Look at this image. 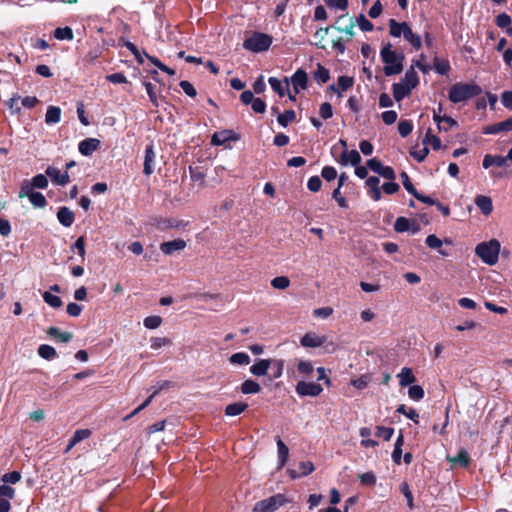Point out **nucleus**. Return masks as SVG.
<instances>
[{"label": "nucleus", "mask_w": 512, "mask_h": 512, "mask_svg": "<svg viewBox=\"0 0 512 512\" xmlns=\"http://www.w3.org/2000/svg\"><path fill=\"white\" fill-rule=\"evenodd\" d=\"M499 252L500 242L497 239L481 242L475 248V254L487 265H494L498 262Z\"/></svg>", "instance_id": "obj_3"}, {"label": "nucleus", "mask_w": 512, "mask_h": 512, "mask_svg": "<svg viewBox=\"0 0 512 512\" xmlns=\"http://www.w3.org/2000/svg\"><path fill=\"white\" fill-rule=\"evenodd\" d=\"M277 449H278L279 468H282L288 459L289 449L280 438L277 439Z\"/></svg>", "instance_id": "obj_33"}, {"label": "nucleus", "mask_w": 512, "mask_h": 512, "mask_svg": "<svg viewBox=\"0 0 512 512\" xmlns=\"http://www.w3.org/2000/svg\"><path fill=\"white\" fill-rule=\"evenodd\" d=\"M321 176L326 181H332L337 177V170L333 166H325L322 168Z\"/></svg>", "instance_id": "obj_63"}, {"label": "nucleus", "mask_w": 512, "mask_h": 512, "mask_svg": "<svg viewBox=\"0 0 512 512\" xmlns=\"http://www.w3.org/2000/svg\"><path fill=\"white\" fill-rule=\"evenodd\" d=\"M291 82L295 94H298L300 90H305L308 86V75L302 68L297 69L291 77Z\"/></svg>", "instance_id": "obj_12"}, {"label": "nucleus", "mask_w": 512, "mask_h": 512, "mask_svg": "<svg viewBox=\"0 0 512 512\" xmlns=\"http://www.w3.org/2000/svg\"><path fill=\"white\" fill-rule=\"evenodd\" d=\"M169 382L164 381L162 382L155 390L154 392L140 405L136 408V412L142 411L144 408H146L152 401V399L164 388L169 387Z\"/></svg>", "instance_id": "obj_44"}, {"label": "nucleus", "mask_w": 512, "mask_h": 512, "mask_svg": "<svg viewBox=\"0 0 512 512\" xmlns=\"http://www.w3.org/2000/svg\"><path fill=\"white\" fill-rule=\"evenodd\" d=\"M19 197H28L30 203L36 208H44L47 205V200L45 196L42 193L36 192L34 190L20 189Z\"/></svg>", "instance_id": "obj_9"}, {"label": "nucleus", "mask_w": 512, "mask_h": 512, "mask_svg": "<svg viewBox=\"0 0 512 512\" xmlns=\"http://www.w3.org/2000/svg\"><path fill=\"white\" fill-rule=\"evenodd\" d=\"M396 412L405 415L416 424L419 423V414L414 408L407 409L404 404H401L397 407Z\"/></svg>", "instance_id": "obj_39"}, {"label": "nucleus", "mask_w": 512, "mask_h": 512, "mask_svg": "<svg viewBox=\"0 0 512 512\" xmlns=\"http://www.w3.org/2000/svg\"><path fill=\"white\" fill-rule=\"evenodd\" d=\"M61 120V109L57 106H49L45 114V123L56 124Z\"/></svg>", "instance_id": "obj_28"}, {"label": "nucleus", "mask_w": 512, "mask_h": 512, "mask_svg": "<svg viewBox=\"0 0 512 512\" xmlns=\"http://www.w3.org/2000/svg\"><path fill=\"white\" fill-rule=\"evenodd\" d=\"M403 444H404V437H403L402 433H400L399 436L397 437L396 441H395L394 450L392 452V460L396 464H400L401 463L402 446H403Z\"/></svg>", "instance_id": "obj_36"}, {"label": "nucleus", "mask_w": 512, "mask_h": 512, "mask_svg": "<svg viewBox=\"0 0 512 512\" xmlns=\"http://www.w3.org/2000/svg\"><path fill=\"white\" fill-rule=\"evenodd\" d=\"M433 68L438 74L446 75L450 71L451 66L447 59H439L438 57H434Z\"/></svg>", "instance_id": "obj_35"}, {"label": "nucleus", "mask_w": 512, "mask_h": 512, "mask_svg": "<svg viewBox=\"0 0 512 512\" xmlns=\"http://www.w3.org/2000/svg\"><path fill=\"white\" fill-rule=\"evenodd\" d=\"M15 497V489L9 485H0V499H7L10 502Z\"/></svg>", "instance_id": "obj_59"}, {"label": "nucleus", "mask_w": 512, "mask_h": 512, "mask_svg": "<svg viewBox=\"0 0 512 512\" xmlns=\"http://www.w3.org/2000/svg\"><path fill=\"white\" fill-rule=\"evenodd\" d=\"M397 378L401 387L409 386L416 381L413 371L409 367H403L397 374Z\"/></svg>", "instance_id": "obj_23"}, {"label": "nucleus", "mask_w": 512, "mask_h": 512, "mask_svg": "<svg viewBox=\"0 0 512 512\" xmlns=\"http://www.w3.org/2000/svg\"><path fill=\"white\" fill-rule=\"evenodd\" d=\"M295 119L296 113L292 109L285 110L283 113H279L277 116V121L282 127H287L290 123L294 122Z\"/></svg>", "instance_id": "obj_31"}, {"label": "nucleus", "mask_w": 512, "mask_h": 512, "mask_svg": "<svg viewBox=\"0 0 512 512\" xmlns=\"http://www.w3.org/2000/svg\"><path fill=\"white\" fill-rule=\"evenodd\" d=\"M91 431L89 429H78L72 436V444H78L79 442L89 438Z\"/></svg>", "instance_id": "obj_56"}, {"label": "nucleus", "mask_w": 512, "mask_h": 512, "mask_svg": "<svg viewBox=\"0 0 512 512\" xmlns=\"http://www.w3.org/2000/svg\"><path fill=\"white\" fill-rule=\"evenodd\" d=\"M340 164L347 165L351 163L353 166H357L361 162V156L357 150L347 151L344 150L339 160Z\"/></svg>", "instance_id": "obj_20"}, {"label": "nucleus", "mask_w": 512, "mask_h": 512, "mask_svg": "<svg viewBox=\"0 0 512 512\" xmlns=\"http://www.w3.org/2000/svg\"><path fill=\"white\" fill-rule=\"evenodd\" d=\"M230 362L235 365H248L250 363V357L245 352H237L231 355Z\"/></svg>", "instance_id": "obj_45"}, {"label": "nucleus", "mask_w": 512, "mask_h": 512, "mask_svg": "<svg viewBox=\"0 0 512 512\" xmlns=\"http://www.w3.org/2000/svg\"><path fill=\"white\" fill-rule=\"evenodd\" d=\"M495 23L499 28L505 29L511 25L512 19H511L510 15L503 12V13H500L499 15H497V17L495 19Z\"/></svg>", "instance_id": "obj_54"}, {"label": "nucleus", "mask_w": 512, "mask_h": 512, "mask_svg": "<svg viewBox=\"0 0 512 512\" xmlns=\"http://www.w3.org/2000/svg\"><path fill=\"white\" fill-rule=\"evenodd\" d=\"M401 83H403L404 85L409 87L411 90H413L414 88H416L418 86V84H419V77H418V74L415 71L413 66L410 67L405 72L404 78H403Z\"/></svg>", "instance_id": "obj_26"}, {"label": "nucleus", "mask_w": 512, "mask_h": 512, "mask_svg": "<svg viewBox=\"0 0 512 512\" xmlns=\"http://www.w3.org/2000/svg\"><path fill=\"white\" fill-rule=\"evenodd\" d=\"M268 82L271 86V88L280 96L283 97L285 95L284 87L282 86V83L279 79L276 77H270L268 79Z\"/></svg>", "instance_id": "obj_60"}, {"label": "nucleus", "mask_w": 512, "mask_h": 512, "mask_svg": "<svg viewBox=\"0 0 512 512\" xmlns=\"http://www.w3.org/2000/svg\"><path fill=\"white\" fill-rule=\"evenodd\" d=\"M424 389L419 385H412L409 387L408 396L414 401H420L424 398Z\"/></svg>", "instance_id": "obj_47"}, {"label": "nucleus", "mask_w": 512, "mask_h": 512, "mask_svg": "<svg viewBox=\"0 0 512 512\" xmlns=\"http://www.w3.org/2000/svg\"><path fill=\"white\" fill-rule=\"evenodd\" d=\"M155 160V151L153 144H149L145 148L144 167L143 172L149 176L154 172L153 162Z\"/></svg>", "instance_id": "obj_17"}, {"label": "nucleus", "mask_w": 512, "mask_h": 512, "mask_svg": "<svg viewBox=\"0 0 512 512\" xmlns=\"http://www.w3.org/2000/svg\"><path fill=\"white\" fill-rule=\"evenodd\" d=\"M286 503L283 494H275L254 505L253 512H274Z\"/></svg>", "instance_id": "obj_6"}, {"label": "nucleus", "mask_w": 512, "mask_h": 512, "mask_svg": "<svg viewBox=\"0 0 512 512\" xmlns=\"http://www.w3.org/2000/svg\"><path fill=\"white\" fill-rule=\"evenodd\" d=\"M290 285V279L287 276H277L272 279L271 286L275 289L284 290Z\"/></svg>", "instance_id": "obj_49"}, {"label": "nucleus", "mask_w": 512, "mask_h": 512, "mask_svg": "<svg viewBox=\"0 0 512 512\" xmlns=\"http://www.w3.org/2000/svg\"><path fill=\"white\" fill-rule=\"evenodd\" d=\"M400 177L402 180V184H403L404 188L407 190V192L413 196L416 195L418 190L412 184L409 175L405 171H403V172H401Z\"/></svg>", "instance_id": "obj_52"}, {"label": "nucleus", "mask_w": 512, "mask_h": 512, "mask_svg": "<svg viewBox=\"0 0 512 512\" xmlns=\"http://www.w3.org/2000/svg\"><path fill=\"white\" fill-rule=\"evenodd\" d=\"M380 57L382 62L385 64L383 67V73L385 76H393L400 74L403 71L405 56L402 52H396L392 50L391 43L385 44L381 51Z\"/></svg>", "instance_id": "obj_1"}, {"label": "nucleus", "mask_w": 512, "mask_h": 512, "mask_svg": "<svg viewBox=\"0 0 512 512\" xmlns=\"http://www.w3.org/2000/svg\"><path fill=\"white\" fill-rule=\"evenodd\" d=\"M57 219L64 227H70L74 223L75 214L66 206H62L57 211Z\"/></svg>", "instance_id": "obj_18"}, {"label": "nucleus", "mask_w": 512, "mask_h": 512, "mask_svg": "<svg viewBox=\"0 0 512 512\" xmlns=\"http://www.w3.org/2000/svg\"><path fill=\"white\" fill-rule=\"evenodd\" d=\"M46 175L51 179V181L60 186H65L70 182V177L67 171L63 173L54 166H48L46 171Z\"/></svg>", "instance_id": "obj_11"}, {"label": "nucleus", "mask_w": 512, "mask_h": 512, "mask_svg": "<svg viewBox=\"0 0 512 512\" xmlns=\"http://www.w3.org/2000/svg\"><path fill=\"white\" fill-rule=\"evenodd\" d=\"M44 301L53 308H60L62 306V300L60 297L51 294L50 292H45L43 294Z\"/></svg>", "instance_id": "obj_53"}, {"label": "nucleus", "mask_w": 512, "mask_h": 512, "mask_svg": "<svg viewBox=\"0 0 512 512\" xmlns=\"http://www.w3.org/2000/svg\"><path fill=\"white\" fill-rule=\"evenodd\" d=\"M394 433V429L390 427L377 426L376 436L383 438L385 441H389Z\"/></svg>", "instance_id": "obj_58"}, {"label": "nucleus", "mask_w": 512, "mask_h": 512, "mask_svg": "<svg viewBox=\"0 0 512 512\" xmlns=\"http://www.w3.org/2000/svg\"><path fill=\"white\" fill-rule=\"evenodd\" d=\"M356 22L362 31L369 32L372 31L374 28L373 23L369 21L364 14H360L357 17Z\"/></svg>", "instance_id": "obj_55"}, {"label": "nucleus", "mask_w": 512, "mask_h": 512, "mask_svg": "<svg viewBox=\"0 0 512 512\" xmlns=\"http://www.w3.org/2000/svg\"><path fill=\"white\" fill-rule=\"evenodd\" d=\"M319 114L324 120L330 119L333 116L332 105L328 102L322 103L320 105Z\"/></svg>", "instance_id": "obj_62"}, {"label": "nucleus", "mask_w": 512, "mask_h": 512, "mask_svg": "<svg viewBox=\"0 0 512 512\" xmlns=\"http://www.w3.org/2000/svg\"><path fill=\"white\" fill-rule=\"evenodd\" d=\"M240 139L239 134L233 130L225 129L219 132H215L212 135L211 143L215 146H221L228 141H238Z\"/></svg>", "instance_id": "obj_10"}, {"label": "nucleus", "mask_w": 512, "mask_h": 512, "mask_svg": "<svg viewBox=\"0 0 512 512\" xmlns=\"http://www.w3.org/2000/svg\"><path fill=\"white\" fill-rule=\"evenodd\" d=\"M407 22H397L395 19H390L388 22L389 25V33L392 37H400L403 35L405 30V26H407Z\"/></svg>", "instance_id": "obj_29"}, {"label": "nucleus", "mask_w": 512, "mask_h": 512, "mask_svg": "<svg viewBox=\"0 0 512 512\" xmlns=\"http://www.w3.org/2000/svg\"><path fill=\"white\" fill-rule=\"evenodd\" d=\"M1 480L4 484H16L18 483L20 480H21V474L20 472L18 471H12V472H9V473H5L2 477H1Z\"/></svg>", "instance_id": "obj_57"}, {"label": "nucleus", "mask_w": 512, "mask_h": 512, "mask_svg": "<svg viewBox=\"0 0 512 512\" xmlns=\"http://www.w3.org/2000/svg\"><path fill=\"white\" fill-rule=\"evenodd\" d=\"M443 111L442 103L438 104V108L433 110V121L437 124V128L439 132L448 131V128L442 126V123H449V127H458V122L450 116L441 115Z\"/></svg>", "instance_id": "obj_7"}, {"label": "nucleus", "mask_w": 512, "mask_h": 512, "mask_svg": "<svg viewBox=\"0 0 512 512\" xmlns=\"http://www.w3.org/2000/svg\"><path fill=\"white\" fill-rule=\"evenodd\" d=\"M47 175L45 174H37L35 175L31 181L29 180H24L22 183H21V186H20V189H29V190H33L34 188H38V189H46L47 186H48V179H47Z\"/></svg>", "instance_id": "obj_14"}, {"label": "nucleus", "mask_w": 512, "mask_h": 512, "mask_svg": "<svg viewBox=\"0 0 512 512\" xmlns=\"http://www.w3.org/2000/svg\"><path fill=\"white\" fill-rule=\"evenodd\" d=\"M394 230L398 233L410 230V221L406 217H398L394 223Z\"/></svg>", "instance_id": "obj_51"}, {"label": "nucleus", "mask_w": 512, "mask_h": 512, "mask_svg": "<svg viewBox=\"0 0 512 512\" xmlns=\"http://www.w3.org/2000/svg\"><path fill=\"white\" fill-rule=\"evenodd\" d=\"M124 46L133 54V56L135 57L136 61L139 63V64H143L144 60H143V57L138 49V47L130 42V41H126L124 43Z\"/></svg>", "instance_id": "obj_61"}, {"label": "nucleus", "mask_w": 512, "mask_h": 512, "mask_svg": "<svg viewBox=\"0 0 512 512\" xmlns=\"http://www.w3.org/2000/svg\"><path fill=\"white\" fill-rule=\"evenodd\" d=\"M48 335L56 338L60 342H68L71 339V334L67 332H61L58 328L51 327L47 331Z\"/></svg>", "instance_id": "obj_46"}, {"label": "nucleus", "mask_w": 512, "mask_h": 512, "mask_svg": "<svg viewBox=\"0 0 512 512\" xmlns=\"http://www.w3.org/2000/svg\"><path fill=\"white\" fill-rule=\"evenodd\" d=\"M38 355L43 359L52 360V359L56 358L57 353H56V350L52 346L47 345V344H42L38 348Z\"/></svg>", "instance_id": "obj_40"}, {"label": "nucleus", "mask_w": 512, "mask_h": 512, "mask_svg": "<svg viewBox=\"0 0 512 512\" xmlns=\"http://www.w3.org/2000/svg\"><path fill=\"white\" fill-rule=\"evenodd\" d=\"M53 36L57 40H67V41H72L74 38L73 30L69 26L56 28L53 32Z\"/></svg>", "instance_id": "obj_30"}, {"label": "nucleus", "mask_w": 512, "mask_h": 512, "mask_svg": "<svg viewBox=\"0 0 512 512\" xmlns=\"http://www.w3.org/2000/svg\"><path fill=\"white\" fill-rule=\"evenodd\" d=\"M185 247L186 242L180 238L172 241L163 242L160 244V250L165 255H172L174 252L183 250Z\"/></svg>", "instance_id": "obj_16"}, {"label": "nucleus", "mask_w": 512, "mask_h": 512, "mask_svg": "<svg viewBox=\"0 0 512 512\" xmlns=\"http://www.w3.org/2000/svg\"><path fill=\"white\" fill-rule=\"evenodd\" d=\"M354 84V78L346 75L339 76L337 79V86L339 91H346Z\"/></svg>", "instance_id": "obj_50"}, {"label": "nucleus", "mask_w": 512, "mask_h": 512, "mask_svg": "<svg viewBox=\"0 0 512 512\" xmlns=\"http://www.w3.org/2000/svg\"><path fill=\"white\" fill-rule=\"evenodd\" d=\"M482 88L476 83L457 82L448 91V99L452 103H460L482 94Z\"/></svg>", "instance_id": "obj_2"}, {"label": "nucleus", "mask_w": 512, "mask_h": 512, "mask_svg": "<svg viewBox=\"0 0 512 512\" xmlns=\"http://www.w3.org/2000/svg\"><path fill=\"white\" fill-rule=\"evenodd\" d=\"M260 390H261L260 385L256 381L251 380V379L245 380L241 384V392L243 394H256V393L260 392Z\"/></svg>", "instance_id": "obj_37"}, {"label": "nucleus", "mask_w": 512, "mask_h": 512, "mask_svg": "<svg viewBox=\"0 0 512 512\" xmlns=\"http://www.w3.org/2000/svg\"><path fill=\"white\" fill-rule=\"evenodd\" d=\"M324 342H325V338L322 337V336H319V335H317L315 333H306L301 338V341H300L302 346H304V347H312V348L319 347Z\"/></svg>", "instance_id": "obj_19"}, {"label": "nucleus", "mask_w": 512, "mask_h": 512, "mask_svg": "<svg viewBox=\"0 0 512 512\" xmlns=\"http://www.w3.org/2000/svg\"><path fill=\"white\" fill-rule=\"evenodd\" d=\"M512 130V117L508 119L494 123L492 125L485 126L482 130L483 134H498L501 132H508Z\"/></svg>", "instance_id": "obj_13"}, {"label": "nucleus", "mask_w": 512, "mask_h": 512, "mask_svg": "<svg viewBox=\"0 0 512 512\" xmlns=\"http://www.w3.org/2000/svg\"><path fill=\"white\" fill-rule=\"evenodd\" d=\"M322 391H323V388L321 387V385L318 383H315V382L300 381L296 385V392L300 396L315 397V396L320 395L322 393Z\"/></svg>", "instance_id": "obj_8"}, {"label": "nucleus", "mask_w": 512, "mask_h": 512, "mask_svg": "<svg viewBox=\"0 0 512 512\" xmlns=\"http://www.w3.org/2000/svg\"><path fill=\"white\" fill-rule=\"evenodd\" d=\"M392 90H393V97L397 102H400L405 97L409 96V94L412 91L409 87H407L406 85H404L401 82L394 83L392 85Z\"/></svg>", "instance_id": "obj_27"}, {"label": "nucleus", "mask_w": 512, "mask_h": 512, "mask_svg": "<svg viewBox=\"0 0 512 512\" xmlns=\"http://www.w3.org/2000/svg\"><path fill=\"white\" fill-rule=\"evenodd\" d=\"M272 37L266 33L254 32L249 38L243 42V47L252 52L267 51L272 44Z\"/></svg>", "instance_id": "obj_4"}, {"label": "nucleus", "mask_w": 512, "mask_h": 512, "mask_svg": "<svg viewBox=\"0 0 512 512\" xmlns=\"http://www.w3.org/2000/svg\"><path fill=\"white\" fill-rule=\"evenodd\" d=\"M271 366L270 359H259L255 364L250 367V372L257 377L267 374Z\"/></svg>", "instance_id": "obj_22"}, {"label": "nucleus", "mask_w": 512, "mask_h": 512, "mask_svg": "<svg viewBox=\"0 0 512 512\" xmlns=\"http://www.w3.org/2000/svg\"><path fill=\"white\" fill-rule=\"evenodd\" d=\"M449 460L452 463L459 464L462 467H466L470 462V456L466 450L461 449L455 457L450 458Z\"/></svg>", "instance_id": "obj_43"}, {"label": "nucleus", "mask_w": 512, "mask_h": 512, "mask_svg": "<svg viewBox=\"0 0 512 512\" xmlns=\"http://www.w3.org/2000/svg\"><path fill=\"white\" fill-rule=\"evenodd\" d=\"M322 181L319 176H312L308 179L307 188L311 192H318L321 189Z\"/></svg>", "instance_id": "obj_64"}, {"label": "nucleus", "mask_w": 512, "mask_h": 512, "mask_svg": "<svg viewBox=\"0 0 512 512\" xmlns=\"http://www.w3.org/2000/svg\"><path fill=\"white\" fill-rule=\"evenodd\" d=\"M298 471L296 470H289V475L295 479L302 476H307L311 474L314 471V465L310 461H303L299 463Z\"/></svg>", "instance_id": "obj_21"}, {"label": "nucleus", "mask_w": 512, "mask_h": 512, "mask_svg": "<svg viewBox=\"0 0 512 512\" xmlns=\"http://www.w3.org/2000/svg\"><path fill=\"white\" fill-rule=\"evenodd\" d=\"M476 206L481 210L484 215L491 214L493 210L492 199L488 196L478 195L475 198Z\"/></svg>", "instance_id": "obj_24"}, {"label": "nucleus", "mask_w": 512, "mask_h": 512, "mask_svg": "<svg viewBox=\"0 0 512 512\" xmlns=\"http://www.w3.org/2000/svg\"><path fill=\"white\" fill-rule=\"evenodd\" d=\"M143 86L145 87L146 92H147L148 97H149V100L151 101L153 106L154 107H158L159 106V102H158L156 86L154 84H152L151 82H148V81H143Z\"/></svg>", "instance_id": "obj_41"}, {"label": "nucleus", "mask_w": 512, "mask_h": 512, "mask_svg": "<svg viewBox=\"0 0 512 512\" xmlns=\"http://www.w3.org/2000/svg\"><path fill=\"white\" fill-rule=\"evenodd\" d=\"M21 105L27 109H32L36 105L40 103L39 99L36 96H26L21 98L20 95L14 94L7 102L6 105L11 111V114L20 115L21 114Z\"/></svg>", "instance_id": "obj_5"}, {"label": "nucleus", "mask_w": 512, "mask_h": 512, "mask_svg": "<svg viewBox=\"0 0 512 512\" xmlns=\"http://www.w3.org/2000/svg\"><path fill=\"white\" fill-rule=\"evenodd\" d=\"M271 366L269 369H271L272 374L271 377L273 379H278L283 374L284 369V361L281 359H270Z\"/></svg>", "instance_id": "obj_38"}, {"label": "nucleus", "mask_w": 512, "mask_h": 512, "mask_svg": "<svg viewBox=\"0 0 512 512\" xmlns=\"http://www.w3.org/2000/svg\"><path fill=\"white\" fill-rule=\"evenodd\" d=\"M403 37L412 45L414 49L419 50L422 47L421 37L412 31L409 24L405 26Z\"/></svg>", "instance_id": "obj_25"}, {"label": "nucleus", "mask_w": 512, "mask_h": 512, "mask_svg": "<svg viewBox=\"0 0 512 512\" xmlns=\"http://www.w3.org/2000/svg\"><path fill=\"white\" fill-rule=\"evenodd\" d=\"M248 408V405L243 402H235L226 406L225 414L227 416H237L244 412Z\"/></svg>", "instance_id": "obj_32"}, {"label": "nucleus", "mask_w": 512, "mask_h": 512, "mask_svg": "<svg viewBox=\"0 0 512 512\" xmlns=\"http://www.w3.org/2000/svg\"><path fill=\"white\" fill-rule=\"evenodd\" d=\"M423 143L425 146L430 144L434 150H439L442 147L440 138L438 136L432 134L431 129H428V131L423 139Z\"/></svg>", "instance_id": "obj_42"}, {"label": "nucleus", "mask_w": 512, "mask_h": 512, "mask_svg": "<svg viewBox=\"0 0 512 512\" xmlns=\"http://www.w3.org/2000/svg\"><path fill=\"white\" fill-rule=\"evenodd\" d=\"M314 79L319 84H324V83L328 82L329 79H330V72H329V70L325 66H323L322 64L318 63L317 64V69L314 72Z\"/></svg>", "instance_id": "obj_34"}, {"label": "nucleus", "mask_w": 512, "mask_h": 512, "mask_svg": "<svg viewBox=\"0 0 512 512\" xmlns=\"http://www.w3.org/2000/svg\"><path fill=\"white\" fill-rule=\"evenodd\" d=\"M413 130V123L411 120H401L398 123V132L401 137L405 138L411 134Z\"/></svg>", "instance_id": "obj_48"}, {"label": "nucleus", "mask_w": 512, "mask_h": 512, "mask_svg": "<svg viewBox=\"0 0 512 512\" xmlns=\"http://www.w3.org/2000/svg\"><path fill=\"white\" fill-rule=\"evenodd\" d=\"M100 140L96 138H86L82 140L78 145V150L83 156H90L99 149Z\"/></svg>", "instance_id": "obj_15"}]
</instances>
